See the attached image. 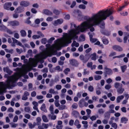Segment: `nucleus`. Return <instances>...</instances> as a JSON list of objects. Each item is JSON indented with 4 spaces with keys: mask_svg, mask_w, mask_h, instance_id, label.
<instances>
[{
    "mask_svg": "<svg viewBox=\"0 0 129 129\" xmlns=\"http://www.w3.org/2000/svg\"><path fill=\"white\" fill-rule=\"evenodd\" d=\"M80 59L81 60H83V62L84 63H85L87 61V60L86 61H85L84 60V56L82 55H80L79 57Z\"/></svg>",
    "mask_w": 129,
    "mask_h": 129,
    "instance_id": "obj_42",
    "label": "nucleus"
},
{
    "mask_svg": "<svg viewBox=\"0 0 129 129\" xmlns=\"http://www.w3.org/2000/svg\"><path fill=\"white\" fill-rule=\"evenodd\" d=\"M28 125L30 128H32L34 127V125L31 123H28Z\"/></svg>",
    "mask_w": 129,
    "mask_h": 129,
    "instance_id": "obj_55",
    "label": "nucleus"
},
{
    "mask_svg": "<svg viewBox=\"0 0 129 129\" xmlns=\"http://www.w3.org/2000/svg\"><path fill=\"white\" fill-rule=\"evenodd\" d=\"M3 70L5 72H6L9 75L11 74L12 73V71L10 70L8 67L3 68Z\"/></svg>",
    "mask_w": 129,
    "mask_h": 129,
    "instance_id": "obj_12",
    "label": "nucleus"
},
{
    "mask_svg": "<svg viewBox=\"0 0 129 129\" xmlns=\"http://www.w3.org/2000/svg\"><path fill=\"white\" fill-rule=\"evenodd\" d=\"M62 122L61 121H58L57 122L58 125L56 126V128L57 129H62L63 127L62 125Z\"/></svg>",
    "mask_w": 129,
    "mask_h": 129,
    "instance_id": "obj_13",
    "label": "nucleus"
},
{
    "mask_svg": "<svg viewBox=\"0 0 129 129\" xmlns=\"http://www.w3.org/2000/svg\"><path fill=\"white\" fill-rule=\"evenodd\" d=\"M95 73L96 74L101 75L103 74V72L101 71H97L95 72Z\"/></svg>",
    "mask_w": 129,
    "mask_h": 129,
    "instance_id": "obj_63",
    "label": "nucleus"
},
{
    "mask_svg": "<svg viewBox=\"0 0 129 129\" xmlns=\"http://www.w3.org/2000/svg\"><path fill=\"white\" fill-rule=\"evenodd\" d=\"M76 2L75 1H73L72 2L71 5L70 6V7L71 8H73L76 5Z\"/></svg>",
    "mask_w": 129,
    "mask_h": 129,
    "instance_id": "obj_34",
    "label": "nucleus"
},
{
    "mask_svg": "<svg viewBox=\"0 0 129 129\" xmlns=\"http://www.w3.org/2000/svg\"><path fill=\"white\" fill-rule=\"evenodd\" d=\"M49 110L51 114L53 113V105H51L49 107Z\"/></svg>",
    "mask_w": 129,
    "mask_h": 129,
    "instance_id": "obj_41",
    "label": "nucleus"
},
{
    "mask_svg": "<svg viewBox=\"0 0 129 129\" xmlns=\"http://www.w3.org/2000/svg\"><path fill=\"white\" fill-rule=\"evenodd\" d=\"M124 98V96L123 95H121L118 96L116 99V102L117 103H119Z\"/></svg>",
    "mask_w": 129,
    "mask_h": 129,
    "instance_id": "obj_17",
    "label": "nucleus"
},
{
    "mask_svg": "<svg viewBox=\"0 0 129 129\" xmlns=\"http://www.w3.org/2000/svg\"><path fill=\"white\" fill-rule=\"evenodd\" d=\"M85 102L84 99H82L79 102V105L80 107H82L84 106V103Z\"/></svg>",
    "mask_w": 129,
    "mask_h": 129,
    "instance_id": "obj_20",
    "label": "nucleus"
},
{
    "mask_svg": "<svg viewBox=\"0 0 129 129\" xmlns=\"http://www.w3.org/2000/svg\"><path fill=\"white\" fill-rule=\"evenodd\" d=\"M40 37V36L36 35H34L32 37L33 38L35 39H38Z\"/></svg>",
    "mask_w": 129,
    "mask_h": 129,
    "instance_id": "obj_46",
    "label": "nucleus"
},
{
    "mask_svg": "<svg viewBox=\"0 0 129 129\" xmlns=\"http://www.w3.org/2000/svg\"><path fill=\"white\" fill-rule=\"evenodd\" d=\"M53 18L51 17H48L46 19V20L47 21L50 22L52 21L53 20Z\"/></svg>",
    "mask_w": 129,
    "mask_h": 129,
    "instance_id": "obj_37",
    "label": "nucleus"
},
{
    "mask_svg": "<svg viewBox=\"0 0 129 129\" xmlns=\"http://www.w3.org/2000/svg\"><path fill=\"white\" fill-rule=\"evenodd\" d=\"M4 77L7 78V79L5 83L3 82H0V94L6 92V88H11L15 86L14 82L10 81L7 74H5Z\"/></svg>",
    "mask_w": 129,
    "mask_h": 129,
    "instance_id": "obj_2",
    "label": "nucleus"
},
{
    "mask_svg": "<svg viewBox=\"0 0 129 129\" xmlns=\"http://www.w3.org/2000/svg\"><path fill=\"white\" fill-rule=\"evenodd\" d=\"M50 93H52L54 94H56L57 93V92L54 91V90L52 89H50L49 91Z\"/></svg>",
    "mask_w": 129,
    "mask_h": 129,
    "instance_id": "obj_39",
    "label": "nucleus"
},
{
    "mask_svg": "<svg viewBox=\"0 0 129 129\" xmlns=\"http://www.w3.org/2000/svg\"><path fill=\"white\" fill-rule=\"evenodd\" d=\"M114 86L117 90L120 88L122 87V85L118 83H116L115 84Z\"/></svg>",
    "mask_w": 129,
    "mask_h": 129,
    "instance_id": "obj_18",
    "label": "nucleus"
},
{
    "mask_svg": "<svg viewBox=\"0 0 129 129\" xmlns=\"http://www.w3.org/2000/svg\"><path fill=\"white\" fill-rule=\"evenodd\" d=\"M94 78L95 80H98L101 79V77L100 75H96L94 76Z\"/></svg>",
    "mask_w": 129,
    "mask_h": 129,
    "instance_id": "obj_29",
    "label": "nucleus"
},
{
    "mask_svg": "<svg viewBox=\"0 0 129 129\" xmlns=\"http://www.w3.org/2000/svg\"><path fill=\"white\" fill-rule=\"evenodd\" d=\"M112 126L114 127L115 129H116L117 127V125L115 123H113L112 124Z\"/></svg>",
    "mask_w": 129,
    "mask_h": 129,
    "instance_id": "obj_53",
    "label": "nucleus"
},
{
    "mask_svg": "<svg viewBox=\"0 0 129 129\" xmlns=\"http://www.w3.org/2000/svg\"><path fill=\"white\" fill-rule=\"evenodd\" d=\"M7 28L3 25H2L0 26V29L3 31H6Z\"/></svg>",
    "mask_w": 129,
    "mask_h": 129,
    "instance_id": "obj_21",
    "label": "nucleus"
},
{
    "mask_svg": "<svg viewBox=\"0 0 129 129\" xmlns=\"http://www.w3.org/2000/svg\"><path fill=\"white\" fill-rule=\"evenodd\" d=\"M24 111L27 113H29L30 110V108L29 107H26L24 109Z\"/></svg>",
    "mask_w": 129,
    "mask_h": 129,
    "instance_id": "obj_33",
    "label": "nucleus"
},
{
    "mask_svg": "<svg viewBox=\"0 0 129 129\" xmlns=\"http://www.w3.org/2000/svg\"><path fill=\"white\" fill-rule=\"evenodd\" d=\"M104 70L106 72V73L109 75H111L112 73V70L110 69L107 68L106 67L104 68Z\"/></svg>",
    "mask_w": 129,
    "mask_h": 129,
    "instance_id": "obj_10",
    "label": "nucleus"
},
{
    "mask_svg": "<svg viewBox=\"0 0 129 129\" xmlns=\"http://www.w3.org/2000/svg\"><path fill=\"white\" fill-rule=\"evenodd\" d=\"M92 64V63L91 62H88L87 64V66L88 68H91Z\"/></svg>",
    "mask_w": 129,
    "mask_h": 129,
    "instance_id": "obj_58",
    "label": "nucleus"
},
{
    "mask_svg": "<svg viewBox=\"0 0 129 129\" xmlns=\"http://www.w3.org/2000/svg\"><path fill=\"white\" fill-rule=\"evenodd\" d=\"M78 8L79 9L84 10L86 8V6L83 4H80L78 6Z\"/></svg>",
    "mask_w": 129,
    "mask_h": 129,
    "instance_id": "obj_30",
    "label": "nucleus"
},
{
    "mask_svg": "<svg viewBox=\"0 0 129 129\" xmlns=\"http://www.w3.org/2000/svg\"><path fill=\"white\" fill-rule=\"evenodd\" d=\"M8 23V25L13 26L18 25L19 24V22L16 21H9Z\"/></svg>",
    "mask_w": 129,
    "mask_h": 129,
    "instance_id": "obj_4",
    "label": "nucleus"
},
{
    "mask_svg": "<svg viewBox=\"0 0 129 129\" xmlns=\"http://www.w3.org/2000/svg\"><path fill=\"white\" fill-rule=\"evenodd\" d=\"M89 36L90 37V40L91 42L92 43H94L97 41V39L95 38H93L92 37L94 34L92 33V34H90V33H89Z\"/></svg>",
    "mask_w": 129,
    "mask_h": 129,
    "instance_id": "obj_11",
    "label": "nucleus"
},
{
    "mask_svg": "<svg viewBox=\"0 0 129 129\" xmlns=\"http://www.w3.org/2000/svg\"><path fill=\"white\" fill-rule=\"evenodd\" d=\"M41 109L45 112H46L47 111L45 105L44 104H43L41 107Z\"/></svg>",
    "mask_w": 129,
    "mask_h": 129,
    "instance_id": "obj_23",
    "label": "nucleus"
},
{
    "mask_svg": "<svg viewBox=\"0 0 129 129\" xmlns=\"http://www.w3.org/2000/svg\"><path fill=\"white\" fill-rule=\"evenodd\" d=\"M79 41H84L85 40V37L83 35H81L79 37Z\"/></svg>",
    "mask_w": 129,
    "mask_h": 129,
    "instance_id": "obj_32",
    "label": "nucleus"
},
{
    "mask_svg": "<svg viewBox=\"0 0 129 129\" xmlns=\"http://www.w3.org/2000/svg\"><path fill=\"white\" fill-rule=\"evenodd\" d=\"M128 4V3L127 2H125L124 5H123L122 6L120 7L118 9V11H120L123 10L126 6H127Z\"/></svg>",
    "mask_w": 129,
    "mask_h": 129,
    "instance_id": "obj_14",
    "label": "nucleus"
},
{
    "mask_svg": "<svg viewBox=\"0 0 129 129\" xmlns=\"http://www.w3.org/2000/svg\"><path fill=\"white\" fill-rule=\"evenodd\" d=\"M90 57L92 60H95L96 59V54L94 53L92 54L90 56Z\"/></svg>",
    "mask_w": 129,
    "mask_h": 129,
    "instance_id": "obj_22",
    "label": "nucleus"
},
{
    "mask_svg": "<svg viewBox=\"0 0 129 129\" xmlns=\"http://www.w3.org/2000/svg\"><path fill=\"white\" fill-rule=\"evenodd\" d=\"M127 36H125L123 38V42L125 43L127 42Z\"/></svg>",
    "mask_w": 129,
    "mask_h": 129,
    "instance_id": "obj_57",
    "label": "nucleus"
},
{
    "mask_svg": "<svg viewBox=\"0 0 129 129\" xmlns=\"http://www.w3.org/2000/svg\"><path fill=\"white\" fill-rule=\"evenodd\" d=\"M32 104L34 106L33 107V109L36 110L38 112H39V111L38 110V102L34 101L32 102Z\"/></svg>",
    "mask_w": 129,
    "mask_h": 129,
    "instance_id": "obj_6",
    "label": "nucleus"
},
{
    "mask_svg": "<svg viewBox=\"0 0 129 129\" xmlns=\"http://www.w3.org/2000/svg\"><path fill=\"white\" fill-rule=\"evenodd\" d=\"M127 121V119L125 117H123L121 119V121L122 123H125Z\"/></svg>",
    "mask_w": 129,
    "mask_h": 129,
    "instance_id": "obj_27",
    "label": "nucleus"
},
{
    "mask_svg": "<svg viewBox=\"0 0 129 129\" xmlns=\"http://www.w3.org/2000/svg\"><path fill=\"white\" fill-rule=\"evenodd\" d=\"M121 68L122 70V72H124L125 71V69L126 68V65H124L121 67Z\"/></svg>",
    "mask_w": 129,
    "mask_h": 129,
    "instance_id": "obj_40",
    "label": "nucleus"
},
{
    "mask_svg": "<svg viewBox=\"0 0 129 129\" xmlns=\"http://www.w3.org/2000/svg\"><path fill=\"white\" fill-rule=\"evenodd\" d=\"M82 124L84 125L83 126L85 128H87L88 126L87 122L86 121H82Z\"/></svg>",
    "mask_w": 129,
    "mask_h": 129,
    "instance_id": "obj_24",
    "label": "nucleus"
},
{
    "mask_svg": "<svg viewBox=\"0 0 129 129\" xmlns=\"http://www.w3.org/2000/svg\"><path fill=\"white\" fill-rule=\"evenodd\" d=\"M43 13L48 15H51L52 14V13L48 10H44Z\"/></svg>",
    "mask_w": 129,
    "mask_h": 129,
    "instance_id": "obj_16",
    "label": "nucleus"
},
{
    "mask_svg": "<svg viewBox=\"0 0 129 129\" xmlns=\"http://www.w3.org/2000/svg\"><path fill=\"white\" fill-rule=\"evenodd\" d=\"M111 87V86L109 84H108L105 86V88L107 89H109Z\"/></svg>",
    "mask_w": 129,
    "mask_h": 129,
    "instance_id": "obj_59",
    "label": "nucleus"
},
{
    "mask_svg": "<svg viewBox=\"0 0 129 129\" xmlns=\"http://www.w3.org/2000/svg\"><path fill=\"white\" fill-rule=\"evenodd\" d=\"M42 119L45 122H47L48 121V120L46 117L45 115L43 116Z\"/></svg>",
    "mask_w": 129,
    "mask_h": 129,
    "instance_id": "obj_35",
    "label": "nucleus"
},
{
    "mask_svg": "<svg viewBox=\"0 0 129 129\" xmlns=\"http://www.w3.org/2000/svg\"><path fill=\"white\" fill-rule=\"evenodd\" d=\"M83 17V16L82 15H79L78 16V20L80 21L82 19Z\"/></svg>",
    "mask_w": 129,
    "mask_h": 129,
    "instance_id": "obj_52",
    "label": "nucleus"
},
{
    "mask_svg": "<svg viewBox=\"0 0 129 129\" xmlns=\"http://www.w3.org/2000/svg\"><path fill=\"white\" fill-rule=\"evenodd\" d=\"M71 0H68L66 1V5L70 6L71 5Z\"/></svg>",
    "mask_w": 129,
    "mask_h": 129,
    "instance_id": "obj_56",
    "label": "nucleus"
},
{
    "mask_svg": "<svg viewBox=\"0 0 129 129\" xmlns=\"http://www.w3.org/2000/svg\"><path fill=\"white\" fill-rule=\"evenodd\" d=\"M70 69L67 68L64 71V73L66 74H68V72H70Z\"/></svg>",
    "mask_w": 129,
    "mask_h": 129,
    "instance_id": "obj_54",
    "label": "nucleus"
},
{
    "mask_svg": "<svg viewBox=\"0 0 129 129\" xmlns=\"http://www.w3.org/2000/svg\"><path fill=\"white\" fill-rule=\"evenodd\" d=\"M71 29L68 31V33H64L62 38L55 41L52 45L46 44L45 50L36 55L34 58H29L28 61L27 59H24L23 62L25 64L23 65L21 68H17L14 70L16 72L12 76H8V78L10 81L14 82L15 86L16 81L20 77L23 76L27 79L28 78V76L26 74L32 70L33 67H36L39 62L43 63L44 59L51 56L55 51L60 49L62 47L68 46V44L72 42V39H76V26L73 23H71Z\"/></svg>",
    "mask_w": 129,
    "mask_h": 129,
    "instance_id": "obj_1",
    "label": "nucleus"
},
{
    "mask_svg": "<svg viewBox=\"0 0 129 129\" xmlns=\"http://www.w3.org/2000/svg\"><path fill=\"white\" fill-rule=\"evenodd\" d=\"M24 8L22 7H19L16 9L15 12L16 13H19L22 12L24 11Z\"/></svg>",
    "mask_w": 129,
    "mask_h": 129,
    "instance_id": "obj_8",
    "label": "nucleus"
},
{
    "mask_svg": "<svg viewBox=\"0 0 129 129\" xmlns=\"http://www.w3.org/2000/svg\"><path fill=\"white\" fill-rule=\"evenodd\" d=\"M112 48L114 50L119 51H122L123 50L122 48L118 45H114L113 46Z\"/></svg>",
    "mask_w": 129,
    "mask_h": 129,
    "instance_id": "obj_7",
    "label": "nucleus"
},
{
    "mask_svg": "<svg viewBox=\"0 0 129 129\" xmlns=\"http://www.w3.org/2000/svg\"><path fill=\"white\" fill-rule=\"evenodd\" d=\"M72 114L75 116L77 117L79 115L78 112L76 111H73L72 112Z\"/></svg>",
    "mask_w": 129,
    "mask_h": 129,
    "instance_id": "obj_31",
    "label": "nucleus"
},
{
    "mask_svg": "<svg viewBox=\"0 0 129 129\" xmlns=\"http://www.w3.org/2000/svg\"><path fill=\"white\" fill-rule=\"evenodd\" d=\"M76 61L74 59H71L70 60V62L71 64L73 66H76L75 64L77 63Z\"/></svg>",
    "mask_w": 129,
    "mask_h": 129,
    "instance_id": "obj_25",
    "label": "nucleus"
},
{
    "mask_svg": "<svg viewBox=\"0 0 129 129\" xmlns=\"http://www.w3.org/2000/svg\"><path fill=\"white\" fill-rule=\"evenodd\" d=\"M40 22V20L39 19H36L35 21V23L36 24H39Z\"/></svg>",
    "mask_w": 129,
    "mask_h": 129,
    "instance_id": "obj_61",
    "label": "nucleus"
},
{
    "mask_svg": "<svg viewBox=\"0 0 129 129\" xmlns=\"http://www.w3.org/2000/svg\"><path fill=\"white\" fill-rule=\"evenodd\" d=\"M63 20L62 19H58L54 21L53 24L54 26H57L63 23Z\"/></svg>",
    "mask_w": 129,
    "mask_h": 129,
    "instance_id": "obj_5",
    "label": "nucleus"
},
{
    "mask_svg": "<svg viewBox=\"0 0 129 129\" xmlns=\"http://www.w3.org/2000/svg\"><path fill=\"white\" fill-rule=\"evenodd\" d=\"M78 50L80 52H82L83 50V45L81 46L78 48Z\"/></svg>",
    "mask_w": 129,
    "mask_h": 129,
    "instance_id": "obj_60",
    "label": "nucleus"
},
{
    "mask_svg": "<svg viewBox=\"0 0 129 129\" xmlns=\"http://www.w3.org/2000/svg\"><path fill=\"white\" fill-rule=\"evenodd\" d=\"M21 35L22 36H25L26 35V33L25 31L23 30H22L20 31Z\"/></svg>",
    "mask_w": 129,
    "mask_h": 129,
    "instance_id": "obj_38",
    "label": "nucleus"
},
{
    "mask_svg": "<svg viewBox=\"0 0 129 129\" xmlns=\"http://www.w3.org/2000/svg\"><path fill=\"white\" fill-rule=\"evenodd\" d=\"M55 39L54 37H51L48 41V42L49 43H52V41L55 40Z\"/></svg>",
    "mask_w": 129,
    "mask_h": 129,
    "instance_id": "obj_47",
    "label": "nucleus"
},
{
    "mask_svg": "<svg viewBox=\"0 0 129 129\" xmlns=\"http://www.w3.org/2000/svg\"><path fill=\"white\" fill-rule=\"evenodd\" d=\"M55 69L59 71H62V69L60 68V66H57L55 68Z\"/></svg>",
    "mask_w": 129,
    "mask_h": 129,
    "instance_id": "obj_51",
    "label": "nucleus"
},
{
    "mask_svg": "<svg viewBox=\"0 0 129 129\" xmlns=\"http://www.w3.org/2000/svg\"><path fill=\"white\" fill-rule=\"evenodd\" d=\"M36 120L37 121V124L38 125L39 124L41 121V118L40 117H38L37 118Z\"/></svg>",
    "mask_w": 129,
    "mask_h": 129,
    "instance_id": "obj_49",
    "label": "nucleus"
},
{
    "mask_svg": "<svg viewBox=\"0 0 129 129\" xmlns=\"http://www.w3.org/2000/svg\"><path fill=\"white\" fill-rule=\"evenodd\" d=\"M29 4V3L25 1H23L21 2L20 3V5H21L23 6L24 7H26L28 6Z\"/></svg>",
    "mask_w": 129,
    "mask_h": 129,
    "instance_id": "obj_15",
    "label": "nucleus"
},
{
    "mask_svg": "<svg viewBox=\"0 0 129 129\" xmlns=\"http://www.w3.org/2000/svg\"><path fill=\"white\" fill-rule=\"evenodd\" d=\"M66 106L65 105H61L59 107V109L60 110H62L65 109Z\"/></svg>",
    "mask_w": 129,
    "mask_h": 129,
    "instance_id": "obj_48",
    "label": "nucleus"
},
{
    "mask_svg": "<svg viewBox=\"0 0 129 129\" xmlns=\"http://www.w3.org/2000/svg\"><path fill=\"white\" fill-rule=\"evenodd\" d=\"M12 3L10 2L6 3L4 6V9L7 10H9V8L12 5Z\"/></svg>",
    "mask_w": 129,
    "mask_h": 129,
    "instance_id": "obj_9",
    "label": "nucleus"
},
{
    "mask_svg": "<svg viewBox=\"0 0 129 129\" xmlns=\"http://www.w3.org/2000/svg\"><path fill=\"white\" fill-rule=\"evenodd\" d=\"M53 13L56 15H58L59 14V11L58 10L54 9L53 11Z\"/></svg>",
    "mask_w": 129,
    "mask_h": 129,
    "instance_id": "obj_44",
    "label": "nucleus"
},
{
    "mask_svg": "<svg viewBox=\"0 0 129 129\" xmlns=\"http://www.w3.org/2000/svg\"><path fill=\"white\" fill-rule=\"evenodd\" d=\"M74 121L72 120H71L69 122V125L71 126H72L73 124Z\"/></svg>",
    "mask_w": 129,
    "mask_h": 129,
    "instance_id": "obj_62",
    "label": "nucleus"
},
{
    "mask_svg": "<svg viewBox=\"0 0 129 129\" xmlns=\"http://www.w3.org/2000/svg\"><path fill=\"white\" fill-rule=\"evenodd\" d=\"M12 39L13 41V43L11 44V46L13 47H15V44H16L17 45H19L22 47L24 50V52H25L26 50L24 46L23 45L22 43L19 41H18L16 39L14 38H12Z\"/></svg>",
    "mask_w": 129,
    "mask_h": 129,
    "instance_id": "obj_3",
    "label": "nucleus"
},
{
    "mask_svg": "<svg viewBox=\"0 0 129 129\" xmlns=\"http://www.w3.org/2000/svg\"><path fill=\"white\" fill-rule=\"evenodd\" d=\"M121 15L123 16H127L128 14V13L127 12L123 11L121 12L120 13Z\"/></svg>",
    "mask_w": 129,
    "mask_h": 129,
    "instance_id": "obj_36",
    "label": "nucleus"
},
{
    "mask_svg": "<svg viewBox=\"0 0 129 129\" xmlns=\"http://www.w3.org/2000/svg\"><path fill=\"white\" fill-rule=\"evenodd\" d=\"M117 90L118 93L120 94H121L124 91V89L123 88H122V87H121L120 88L118 89H117Z\"/></svg>",
    "mask_w": 129,
    "mask_h": 129,
    "instance_id": "obj_28",
    "label": "nucleus"
},
{
    "mask_svg": "<svg viewBox=\"0 0 129 129\" xmlns=\"http://www.w3.org/2000/svg\"><path fill=\"white\" fill-rule=\"evenodd\" d=\"M47 42V39L45 38H43L42 39L41 42L42 44H45Z\"/></svg>",
    "mask_w": 129,
    "mask_h": 129,
    "instance_id": "obj_43",
    "label": "nucleus"
},
{
    "mask_svg": "<svg viewBox=\"0 0 129 129\" xmlns=\"http://www.w3.org/2000/svg\"><path fill=\"white\" fill-rule=\"evenodd\" d=\"M102 42L105 45H107L109 43V41L107 39L105 38H104L102 39Z\"/></svg>",
    "mask_w": 129,
    "mask_h": 129,
    "instance_id": "obj_26",
    "label": "nucleus"
},
{
    "mask_svg": "<svg viewBox=\"0 0 129 129\" xmlns=\"http://www.w3.org/2000/svg\"><path fill=\"white\" fill-rule=\"evenodd\" d=\"M16 51L19 54L23 52L22 49H20L18 48H17L16 49Z\"/></svg>",
    "mask_w": 129,
    "mask_h": 129,
    "instance_id": "obj_50",
    "label": "nucleus"
},
{
    "mask_svg": "<svg viewBox=\"0 0 129 129\" xmlns=\"http://www.w3.org/2000/svg\"><path fill=\"white\" fill-rule=\"evenodd\" d=\"M79 46V44L78 43L76 42L75 41H74L73 42L71 45V46L72 47H74V46L76 47H78Z\"/></svg>",
    "mask_w": 129,
    "mask_h": 129,
    "instance_id": "obj_19",
    "label": "nucleus"
},
{
    "mask_svg": "<svg viewBox=\"0 0 129 129\" xmlns=\"http://www.w3.org/2000/svg\"><path fill=\"white\" fill-rule=\"evenodd\" d=\"M37 33L39 35V36H40L42 37H44V35L40 31H37Z\"/></svg>",
    "mask_w": 129,
    "mask_h": 129,
    "instance_id": "obj_45",
    "label": "nucleus"
},
{
    "mask_svg": "<svg viewBox=\"0 0 129 129\" xmlns=\"http://www.w3.org/2000/svg\"><path fill=\"white\" fill-rule=\"evenodd\" d=\"M1 109L2 111H5L6 110L7 108L5 106H3L2 107Z\"/></svg>",
    "mask_w": 129,
    "mask_h": 129,
    "instance_id": "obj_64",
    "label": "nucleus"
}]
</instances>
